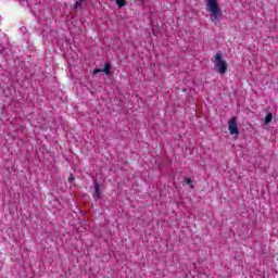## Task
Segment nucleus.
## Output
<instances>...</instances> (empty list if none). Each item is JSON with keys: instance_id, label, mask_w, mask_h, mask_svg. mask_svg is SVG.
I'll return each mask as SVG.
<instances>
[{"instance_id": "1", "label": "nucleus", "mask_w": 278, "mask_h": 278, "mask_svg": "<svg viewBox=\"0 0 278 278\" xmlns=\"http://www.w3.org/2000/svg\"><path fill=\"white\" fill-rule=\"evenodd\" d=\"M208 12H211V21H218L223 16V10L218 5L217 0H206Z\"/></svg>"}, {"instance_id": "2", "label": "nucleus", "mask_w": 278, "mask_h": 278, "mask_svg": "<svg viewBox=\"0 0 278 278\" xmlns=\"http://www.w3.org/2000/svg\"><path fill=\"white\" fill-rule=\"evenodd\" d=\"M215 68L219 75H225L227 73V61L223 60V53L218 52L215 55Z\"/></svg>"}, {"instance_id": "3", "label": "nucleus", "mask_w": 278, "mask_h": 278, "mask_svg": "<svg viewBox=\"0 0 278 278\" xmlns=\"http://www.w3.org/2000/svg\"><path fill=\"white\" fill-rule=\"evenodd\" d=\"M228 130L230 131V136H238V134H240V129L238 128V119L236 117H231L228 122Z\"/></svg>"}, {"instance_id": "4", "label": "nucleus", "mask_w": 278, "mask_h": 278, "mask_svg": "<svg viewBox=\"0 0 278 278\" xmlns=\"http://www.w3.org/2000/svg\"><path fill=\"white\" fill-rule=\"evenodd\" d=\"M97 73H105L108 77L112 75V64L110 62H106L104 64V68H96L93 70V75H97Z\"/></svg>"}, {"instance_id": "5", "label": "nucleus", "mask_w": 278, "mask_h": 278, "mask_svg": "<svg viewBox=\"0 0 278 278\" xmlns=\"http://www.w3.org/2000/svg\"><path fill=\"white\" fill-rule=\"evenodd\" d=\"M94 192H93V199H96V201H99V199H101V185L98 184L97 180H94Z\"/></svg>"}, {"instance_id": "6", "label": "nucleus", "mask_w": 278, "mask_h": 278, "mask_svg": "<svg viewBox=\"0 0 278 278\" xmlns=\"http://www.w3.org/2000/svg\"><path fill=\"white\" fill-rule=\"evenodd\" d=\"M273 123V113H267L265 116V125H270Z\"/></svg>"}, {"instance_id": "7", "label": "nucleus", "mask_w": 278, "mask_h": 278, "mask_svg": "<svg viewBox=\"0 0 278 278\" xmlns=\"http://www.w3.org/2000/svg\"><path fill=\"white\" fill-rule=\"evenodd\" d=\"M85 2H86V0L76 1L75 4H74V10H79V8H81Z\"/></svg>"}, {"instance_id": "8", "label": "nucleus", "mask_w": 278, "mask_h": 278, "mask_svg": "<svg viewBox=\"0 0 278 278\" xmlns=\"http://www.w3.org/2000/svg\"><path fill=\"white\" fill-rule=\"evenodd\" d=\"M116 3L118 5V8H125V5H127L126 0H116Z\"/></svg>"}, {"instance_id": "9", "label": "nucleus", "mask_w": 278, "mask_h": 278, "mask_svg": "<svg viewBox=\"0 0 278 278\" xmlns=\"http://www.w3.org/2000/svg\"><path fill=\"white\" fill-rule=\"evenodd\" d=\"M73 181H75V176H73V174H71L68 177V184H73Z\"/></svg>"}, {"instance_id": "10", "label": "nucleus", "mask_w": 278, "mask_h": 278, "mask_svg": "<svg viewBox=\"0 0 278 278\" xmlns=\"http://www.w3.org/2000/svg\"><path fill=\"white\" fill-rule=\"evenodd\" d=\"M185 181L188 186H192V179L191 178H185Z\"/></svg>"}]
</instances>
